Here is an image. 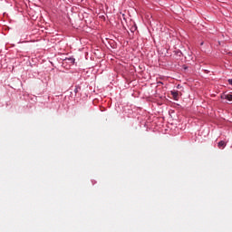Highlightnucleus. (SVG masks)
Here are the masks:
<instances>
[{"label":"nucleus","mask_w":232,"mask_h":232,"mask_svg":"<svg viewBox=\"0 0 232 232\" xmlns=\"http://www.w3.org/2000/svg\"><path fill=\"white\" fill-rule=\"evenodd\" d=\"M171 95H172L174 101H179V91H172Z\"/></svg>","instance_id":"obj_1"},{"label":"nucleus","mask_w":232,"mask_h":232,"mask_svg":"<svg viewBox=\"0 0 232 232\" xmlns=\"http://www.w3.org/2000/svg\"><path fill=\"white\" fill-rule=\"evenodd\" d=\"M218 146L219 150H224L225 146H227V143H226V141L221 140L218 142Z\"/></svg>","instance_id":"obj_2"},{"label":"nucleus","mask_w":232,"mask_h":232,"mask_svg":"<svg viewBox=\"0 0 232 232\" xmlns=\"http://www.w3.org/2000/svg\"><path fill=\"white\" fill-rule=\"evenodd\" d=\"M221 99H226L227 101H232V94H225L221 96Z\"/></svg>","instance_id":"obj_3"},{"label":"nucleus","mask_w":232,"mask_h":232,"mask_svg":"<svg viewBox=\"0 0 232 232\" xmlns=\"http://www.w3.org/2000/svg\"><path fill=\"white\" fill-rule=\"evenodd\" d=\"M67 61H70V63L72 64H73V63H75V60L73 58H68Z\"/></svg>","instance_id":"obj_4"},{"label":"nucleus","mask_w":232,"mask_h":232,"mask_svg":"<svg viewBox=\"0 0 232 232\" xmlns=\"http://www.w3.org/2000/svg\"><path fill=\"white\" fill-rule=\"evenodd\" d=\"M228 83L232 86V79H228Z\"/></svg>","instance_id":"obj_5"}]
</instances>
